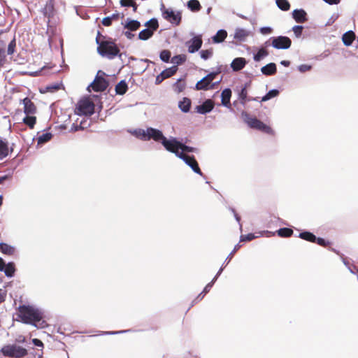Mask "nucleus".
<instances>
[{
	"label": "nucleus",
	"mask_w": 358,
	"mask_h": 358,
	"mask_svg": "<svg viewBox=\"0 0 358 358\" xmlns=\"http://www.w3.org/2000/svg\"><path fill=\"white\" fill-rule=\"evenodd\" d=\"M17 320L36 327L43 328L45 321L43 320L42 312L33 306L22 305L17 308Z\"/></svg>",
	"instance_id": "1"
},
{
	"label": "nucleus",
	"mask_w": 358,
	"mask_h": 358,
	"mask_svg": "<svg viewBox=\"0 0 358 358\" xmlns=\"http://www.w3.org/2000/svg\"><path fill=\"white\" fill-rule=\"evenodd\" d=\"M101 34L98 31L96 38V43L98 44L97 52L102 57H106L109 59H113L118 55H120V50L115 43L111 40L100 41Z\"/></svg>",
	"instance_id": "2"
},
{
	"label": "nucleus",
	"mask_w": 358,
	"mask_h": 358,
	"mask_svg": "<svg viewBox=\"0 0 358 358\" xmlns=\"http://www.w3.org/2000/svg\"><path fill=\"white\" fill-rule=\"evenodd\" d=\"M241 116L250 128L261 131L267 134H273V130L271 127L256 117H251L247 112L243 111Z\"/></svg>",
	"instance_id": "3"
},
{
	"label": "nucleus",
	"mask_w": 358,
	"mask_h": 358,
	"mask_svg": "<svg viewBox=\"0 0 358 358\" xmlns=\"http://www.w3.org/2000/svg\"><path fill=\"white\" fill-rule=\"evenodd\" d=\"M1 353L6 357L22 358L27 355V350L16 345H4L1 350Z\"/></svg>",
	"instance_id": "4"
},
{
	"label": "nucleus",
	"mask_w": 358,
	"mask_h": 358,
	"mask_svg": "<svg viewBox=\"0 0 358 358\" xmlns=\"http://www.w3.org/2000/svg\"><path fill=\"white\" fill-rule=\"evenodd\" d=\"M161 11L163 17L172 24L178 26L182 20V14L180 11L174 12L171 8H166L164 4L162 5Z\"/></svg>",
	"instance_id": "5"
},
{
	"label": "nucleus",
	"mask_w": 358,
	"mask_h": 358,
	"mask_svg": "<svg viewBox=\"0 0 358 358\" xmlns=\"http://www.w3.org/2000/svg\"><path fill=\"white\" fill-rule=\"evenodd\" d=\"M94 103L90 98L81 99L77 105V114L91 115L94 113Z\"/></svg>",
	"instance_id": "6"
},
{
	"label": "nucleus",
	"mask_w": 358,
	"mask_h": 358,
	"mask_svg": "<svg viewBox=\"0 0 358 358\" xmlns=\"http://www.w3.org/2000/svg\"><path fill=\"white\" fill-rule=\"evenodd\" d=\"M138 134L144 140L152 138L155 141H163V139L166 138L161 131L152 127L148 128L146 130H139Z\"/></svg>",
	"instance_id": "7"
},
{
	"label": "nucleus",
	"mask_w": 358,
	"mask_h": 358,
	"mask_svg": "<svg viewBox=\"0 0 358 358\" xmlns=\"http://www.w3.org/2000/svg\"><path fill=\"white\" fill-rule=\"evenodd\" d=\"M162 144L164 145L166 150L174 153L179 158L180 155L183 154V152H180V150H181L182 143L177 141L176 138L168 140L166 138L163 139Z\"/></svg>",
	"instance_id": "8"
},
{
	"label": "nucleus",
	"mask_w": 358,
	"mask_h": 358,
	"mask_svg": "<svg viewBox=\"0 0 358 358\" xmlns=\"http://www.w3.org/2000/svg\"><path fill=\"white\" fill-rule=\"evenodd\" d=\"M217 73L212 72L208 73L206 76L202 78L201 80L197 82L195 88L196 90H207L208 89H213L214 84H211L213 80L215 78Z\"/></svg>",
	"instance_id": "9"
},
{
	"label": "nucleus",
	"mask_w": 358,
	"mask_h": 358,
	"mask_svg": "<svg viewBox=\"0 0 358 358\" xmlns=\"http://www.w3.org/2000/svg\"><path fill=\"white\" fill-rule=\"evenodd\" d=\"M272 46L276 49H287L292 45L291 39L287 36H277L272 38Z\"/></svg>",
	"instance_id": "10"
},
{
	"label": "nucleus",
	"mask_w": 358,
	"mask_h": 358,
	"mask_svg": "<svg viewBox=\"0 0 358 358\" xmlns=\"http://www.w3.org/2000/svg\"><path fill=\"white\" fill-rule=\"evenodd\" d=\"M13 144H10L6 138H0V161L3 160L13 152Z\"/></svg>",
	"instance_id": "11"
},
{
	"label": "nucleus",
	"mask_w": 358,
	"mask_h": 358,
	"mask_svg": "<svg viewBox=\"0 0 358 358\" xmlns=\"http://www.w3.org/2000/svg\"><path fill=\"white\" fill-rule=\"evenodd\" d=\"M180 159H182L196 173L202 175V172L194 156H189L185 153L181 154Z\"/></svg>",
	"instance_id": "12"
},
{
	"label": "nucleus",
	"mask_w": 358,
	"mask_h": 358,
	"mask_svg": "<svg viewBox=\"0 0 358 358\" xmlns=\"http://www.w3.org/2000/svg\"><path fill=\"white\" fill-rule=\"evenodd\" d=\"M91 86L94 92H103L107 89L108 83L104 78L96 76Z\"/></svg>",
	"instance_id": "13"
},
{
	"label": "nucleus",
	"mask_w": 358,
	"mask_h": 358,
	"mask_svg": "<svg viewBox=\"0 0 358 358\" xmlns=\"http://www.w3.org/2000/svg\"><path fill=\"white\" fill-rule=\"evenodd\" d=\"M21 101L24 106L23 111L26 115H35L36 113V106L29 97H25Z\"/></svg>",
	"instance_id": "14"
},
{
	"label": "nucleus",
	"mask_w": 358,
	"mask_h": 358,
	"mask_svg": "<svg viewBox=\"0 0 358 358\" xmlns=\"http://www.w3.org/2000/svg\"><path fill=\"white\" fill-rule=\"evenodd\" d=\"M189 45H188V52L189 53H194L198 51L203 43L201 36H196L191 39L190 41L188 42Z\"/></svg>",
	"instance_id": "15"
},
{
	"label": "nucleus",
	"mask_w": 358,
	"mask_h": 358,
	"mask_svg": "<svg viewBox=\"0 0 358 358\" xmlns=\"http://www.w3.org/2000/svg\"><path fill=\"white\" fill-rule=\"evenodd\" d=\"M214 108V102L211 99L206 100L201 105L197 106L196 111L200 114H206L210 112Z\"/></svg>",
	"instance_id": "16"
},
{
	"label": "nucleus",
	"mask_w": 358,
	"mask_h": 358,
	"mask_svg": "<svg viewBox=\"0 0 358 358\" xmlns=\"http://www.w3.org/2000/svg\"><path fill=\"white\" fill-rule=\"evenodd\" d=\"M306 13L303 9H296L292 12L293 18L298 23H303L307 21Z\"/></svg>",
	"instance_id": "17"
},
{
	"label": "nucleus",
	"mask_w": 358,
	"mask_h": 358,
	"mask_svg": "<svg viewBox=\"0 0 358 358\" xmlns=\"http://www.w3.org/2000/svg\"><path fill=\"white\" fill-rule=\"evenodd\" d=\"M246 64V61L243 57H237L234 59L231 64L232 69L235 71H238L243 69Z\"/></svg>",
	"instance_id": "18"
},
{
	"label": "nucleus",
	"mask_w": 358,
	"mask_h": 358,
	"mask_svg": "<svg viewBox=\"0 0 358 358\" xmlns=\"http://www.w3.org/2000/svg\"><path fill=\"white\" fill-rule=\"evenodd\" d=\"M264 75L273 76L276 73L277 69L275 63H269L261 69Z\"/></svg>",
	"instance_id": "19"
},
{
	"label": "nucleus",
	"mask_w": 358,
	"mask_h": 358,
	"mask_svg": "<svg viewBox=\"0 0 358 358\" xmlns=\"http://www.w3.org/2000/svg\"><path fill=\"white\" fill-rule=\"evenodd\" d=\"M248 36V31L242 28H237L235 31L234 38L238 41H244Z\"/></svg>",
	"instance_id": "20"
},
{
	"label": "nucleus",
	"mask_w": 358,
	"mask_h": 358,
	"mask_svg": "<svg viewBox=\"0 0 358 358\" xmlns=\"http://www.w3.org/2000/svg\"><path fill=\"white\" fill-rule=\"evenodd\" d=\"M355 39V34L352 31H348L342 36V40L345 45L350 46Z\"/></svg>",
	"instance_id": "21"
},
{
	"label": "nucleus",
	"mask_w": 358,
	"mask_h": 358,
	"mask_svg": "<svg viewBox=\"0 0 358 358\" xmlns=\"http://www.w3.org/2000/svg\"><path fill=\"white\" fill-rule=\"evenodd\" d=\"M0 252L4 255L11 256V255H14V253L15 252V249L14 247L10 245H8L7 243H0Z\"/></svg>",
	"instance_id": "22"
},
{
	"label": "nucleus",
	"mask_w": 358,
	"mask_h": 358,
	"mask_svg": "<svg viewBox=\"0 0 358 358\" xmlns=\"http://www.w3.org/2000/svg\"><path fill=\"white\" fill-rule=\"evenodd\" d=\"M231 96V91L230 89H225L222 92V103L225 106H230V98Z\"/></svg>",
	"instance_id": "23"
},
{
	"label": "nucleus",
	"mask_w": 358,
	"mask_h": 358,
	"mask_svg": "<svg viewBox=\"0 0 358 358\" xmlns=\"http://www.w3.org/2000/svg\"><path fill=\"white\" fill-rule=\"evenodd\" d=\"M23 123L30 129H34L36 123V117L35 115H26L22 120Z\"/></svg>",
	"instance_id": "24"
},
{
	"label": "nucleus",
	"mask_w": 358,
	"mask_h": 358,
	"mask_svg": "<svg viewBox=\"0 0 358 358\" xmlns=\"http://www.w3.org/2000/svg\"><path fill=\"white\" fill-rule=\"evenodd\" d=\"M227 36V32L224 29L219 30L213 37V41L215 43H222Z\"/></svg>",
	"instance_id": "25"
},
{
	"label": "nucleus",
	"mask_w": 358,
	"mask_h": 358,
	"mask_svg": "<svg viewBox=\"0 0 358 358\" xmlns=\"http://www.w3.org/2000/svg\"><path fill=\"white\" fill-rule=\"evenodd\" d=\"M128 90V86L124 80L119 82L115 86L116 94L120 95L124 94Z\"/></svg>",
	"instance_id": "26"
},
{
	"label": "nucleus",
	"mask_w": 358,
	"mask_h": 358,
	"mask_svg": "<svg viewBox=\"0 0 358 358\" xmlns=\"http://www.w3.org/2000/svg\"><path fill=\"white\" fill-rule=\"evenodd\" d=\"M141 27L140 22L134 20H129L124 25V28L131 31L138 30Z\"/></svg>",
	"instance_id": "27"
},
{
	"label": "nucleus",
	"mask_w": 358,
	"mask_h": 358,
	"mask_svg": "<svg viewBox=\"0 0 358 358\" xmlns=\"http://www.w3.org/2000/svg\"><path fill=\"white\" fill-rule=\"evenodd\" d=\"M178 106L182 112L187 113L190 109L191 100L185 97L179 102Z\"/></svg>",
	"instance_id": "28"
},
{
	"label": "nucleus",
	"mask_w": 358,
	"mask_h": 358,
	"mask_svg": "<svg viewBox=\"0 0 358 358\" xmlns=\"http://www.w3.org/2000/svg\"><path fill=\"white\" fill-rule=\"evenodd\" d=\"M299 237L301 239H303L306 241L311 243H315V240H316V236L310 231L301 232L299 235Z\"/></svg>",
	"instance_id": "29"
},
{
	"label": "nucleus",
	"mask_w": 358,
	"mask_h": 358,
	"mask_svg": "<svg viewBox=\"0 0 358 358\" xmlns=\"http://www.w3.org/2000/svg\"><path fill=\"white\" fill-rule=\"evenodd\" d=\"M3 271L7 277L13 276L15 272V264L13 262H9L8 264H5V267Z\"/></svg>",
	"instance_id": "30"
},
{
	"label": "nucleus",
	"mask_w": 358,
	"mask_h": 358,
	"mask_svg": "<svg viewBox=\"0 0 358 358\" xmlns=\"http://www.w3.org/2000/svg\"><path fill=\"white\" fill-rule=\"evenodd\" d=\"M187 7L192 12H198L201 9V6L198 0H189L187 2Z\"/></svg>",
	"instance_id": "31"
},
{
	"label": "nucleus",
	"mask_w": 358,
	"mask_h": 358,
	"mask_svg": "<svg viewBox=\"0 0 358 358\" xmlns=\"http://www.w3.org/2000/svg\"><path fill=\"white\" fill-rule=\"evenodd\" d=\"M294 231L290 228H281L277 231V234L280 237L289 238L293 235Z\"/></svg>",
	"instance_id": "32"
},
{
	"label": "nucleus",
	"mask_w": 358,
	"mask_h": 358,
	"mask_svg": "<svg viewBox=\"0 0 358 358\" xmlns=\"http://www.w3.org/2000/svg\"><path fill=\"white\" fill-rule=\"evenodd\" d=\"M153 35V31L150 29H145L139 32L138 38L141 40H148Z\"/></svg>",
	"instance_id": "33"
},
{
	"label": "nucleus",
	"mask_w": 358,
	"mask_h": 358,
	"mask_svg": "<svg viewBox=\"0 0 358 358\" xmlns=\"http://www.w3.org/2000/svg\"><path fill=\"white\" fill-rule=\"evenodd\" d=\"M178 70V67L176 66H173L172 67L168 68L165 70H164L162 72V74L163 75L164 78H168L173 76Z\"/></svg>",
	"instance_id": "34"
},
{
	"label": "nucleus",
	"mask_w": 358,
	"mask_h": 358,
	"mask_svg": "<svg viewBox=\"0 0 358 358\" xmlns=\"http://www.w3.org/2000/svg\"><path fill=\"white\" fill-rule=\"evenodd\" d=\"M278 7L284 11H287L290 8V4L287 0H276Z\"/></svg>",
	"instance_id": "35"
},
{
	"label": "nucleus",
	"mask_w": 358,
	"mask_h": 358,
	"mask_svg": "<svg viewBox=\"0 0 358 358\" xmlns=\"http://www.w3.org/2000/svg\"><path fill=\"white\" fill-rule=\"evenodd\" d=\"M145 26L152 31H156L159 28V23L156 18H152L145 23Z\"/></svg>",
	"instance_id": "36"
},
{
	"label": "nucleus",
	"mask_w": 358,
	"mask_h": 358,
	"mask_svg": "<svg viewBox=\"0 0 358 358\" xmlns=\"http://www.w3.org/2000/svg\"><path fill=\"white\" fill-rule=\"evenodd\" d=\"M268 55V51L265 48H261L259 50V51L257 52V54L254 56V59L256 62L260 61L262 59Z\"/></svg>",
	"instance_id": "37"
},
{
	"label": "nucleus",
	"mask_w": 358,
	"mask_h": 358,
	"mask_svg": "<svg viewBox=\"0 0 358 358\" xmlns=\"http://www.w3.org/2000/svg\"><path fill=\"white\" fill-rule=\"evenodd\" d=\"M52 137V134L45 133L38 137V144H43L49 141Z\"/></svg>",
	"instance_id": "38"
},
{
	"label": "nucleus",
	"mask_w": 358,
	"mask_h": 358,
	"mask_svg": "<svg viewBox=\"0 0 358 358\" xmlns=\"http://www.w3.org/2000/svg\"><path fill=\"white\" fill-rule=\"evenodd\" d=\"M279 94L278 90H270L265 96L262 99V101H266L272 98L277 96Z\"/></svg>",
	"instance_id": "39"
},
{
	"label": "nucleus",
	"mask_w": 358,
	"mask_h": 358,
	"mask_svg": "<svg viewBox=\"0 0 358 358\" xmlns=\"http://www.w3.org/2000/svg\"><path fill=\"white\" fill-rule=\"evenodd\" d=\"M185 60L186 56L185 55H178L172 57L171 62L176 65H180L185 62Z\"/></svg>",
	"instance_id": "40"
},
{
	"label": "nucleus",
	"mask_w": 358,
	"mask_h": 358,
	"mask_svg": "<svg viewBox=\"0 0 358 358\" xmlns=\"http://www.w3.org/2000/svg\"><path fill=\"white\" fill-rule=\"evenodd\" d=\"M217 280V276L214 278V279L209 283L206 285V286L204 287L203 292L199 294L197 298H201V299L203 297V296L208 293L210 288L212 287L213 285L214 284L215 281Z\"/></svg>",
	"instance_id": "41"
},
{
	"label": "nucleus",
	"mask_w": 358,
	"mask_h": 358,
	"mask_svg": "<svg viewBox=\"0 0 358 358\" xmlns=\"http://www.w3.org/2000/svg\"><path fill=\"white\" fill-rule=\"evenodd\" d=\"M160 59L164 62H169L171 58V52L168 50H164L160 52Z\"/></svg>",
	"instance_id": "42"
},
{
	"label": "nucleus",
	"mask_w": 358,
	"mask_h": 358,
	"mask_svg": "<svg viewBox=\"0 0 358 358\" xmlns=\"http://www.w3.org/2000/svg\"><path fill=\"white\" fill-rule=\"evenodd\" d=\"M213 49L203 50L200 52L201 57L205 60L209 59L213 56Z\"/></svg>",
	"instance_id": "43"
},
{
	"label": "nucleus",
	"mask_w": 358,
	"mask_h": 358,
	"mask_svg": "<svg viewBox=\"0 0 358 358\" xmlns=\"http://www.w3.org/2000/svg\"><path fill=\"white\" fill-rule=\"evenodd\" d=\"M16 47V41L15 38H13L8 44L7 53L8 55H13L15 52Z\"/></svg>",
	"instance_id": "44"
},
{
	"label": "nucleus",
	"mask_w": 358,
	"mask_h": 358,
	"mask_svg": "<svg viewBox=\"0 0 358 358\" xmlns=\"http://www.w3.org/2000/svg\"><path fill=\"white\" fill-rule=\"evenodd\" d=\"M181 150H182L181 152H183V153L194 152H196L197 150V149L196 148L190 147V146H188V145H186L182 143Z\"/></svg>",
	"instance_id": "45"
},
{
	"label": "nucleus",
	"mask_w": 358,
	"mask_h": 358,
	"mask_svg": "<svg viewBox=\"0 0 358 358\" xmlns=\"http://www.w3.org/2000/svg\"><path fill=\"white\" fill-rule=\"evenodd\" d=\"M247 96H248V92H247V90H246V87H244L240 94H239V98L241 99V102L243 103H245V101H246V99H247Z\"/></svg>",
	"instance_id": "46"
},
{
	"label": "nucleus",
	"mask_w": 358,
	"mask_h": 358,
	"mask_svg": "<svg viewBox=\"0 0 358 358\" xmlns=\"http://www.w3.org/2000/svg\"><path fill=\"white\" fill-rule=\"evenodd\" d=\"M315 243H317L319 245L322 246V247H327L329 245V242L325 241L322 238H317L316 237V240H315Z\"/></svg>",
	"instance_id": "47"
},
{
	"label": "nucleus",
	"mask_w": 358,
	"mask_h": 358,
	"mask_svg": "<svg viewBox=\"0 0 358 358\" xmlns=\"http://www.w3.org/2000/svg\"><path fill=\"white\" fill-rule=\"evenodd\" d=\"M303 27L300 25H296L293 27V31L295 34V35L299 37L301 35L302 31H303Z\"/></svg>",
	"instance_id": "48"
},
{
	"label": "nucleus",
	"mask_w": 358,
	"mask_h": 358,
	"mask_svg": "<svg viewBox=\"0 0 358 358\" xmlns=\"http://www.w3.org/2000/svg\"><path fill=\"white\" fill-rule=\"evenodd\" d=\"M120 4L124 7H131L134 6V1L133 0H120Z\"/></svg>",
	"instance_id": "49"
},
{
	"label": "nucleus",
	"mask_w": 358,
	"mask_h": 358,
	"mask_svg": "<svg viewBox=\"0 0 358 358\" xmlns=\"http://www.w3.org/2000/svg\"><path fill=\"white\" fill-rule=\"evenodd\" d=\"M255 238L253 234H248L245 236H241V241H250Z\"/></svg>",
	"instance_id": "50"
},
{
	"label": "nucleus",
	"mask_w": 358,
	"mask_h": 358,
	"mask_svg": "<svg viewBox=\"0 0 358 358\" xmlns=\"http://www.w3.org/2000/svg\"><path fill=\"white\" fill-rule=\"evenodd\" d=\"M102 24L105 27H109L112 24L113 21L111 20L110 17H106L102 20Z\"/></svg>",
	"instance_id": "51"
},
{
	"label": "nucleus",
	"mask_w": 358,
	"mask_h": 358,
	"mask_svg": "<svg viewBox=\"0 0 358 358\" xmlns=\"http://www.w3.org/2000/svg\"><path fill=\"white\" fill-rule=\"evenodd\" d=\"M46 89L48 92H52L58 90L59 89V85H51L47 86Z\"/></svg>",
	"instance_id": "52"
},
{
	"label": "nucleus",
	"mask_w": 358,
	"mask_h": 358,
	"mask_svg": "<svg viewBox=\"0 0 358 358\" xmlns=\"http://www.w3.org/2000/svg\"><path fill=\"white\" fill-rule=\"evenodd\" d=\"M311 69L310 66L306 65V64H302L299 66V70L301 72H306L307 71H309Z\"/></svg>",
	"instance_id": "53"
},
{
	"label": "nucleus",
	"mask_w": 358,
	"mask_h": 358,
	"mask_svg": "<svg viewBox=\"0 0 358 358\" xmlns=\"http://www.w3.org/2000/svg\"><path fill=\"white\" fill-rule=\"evenodd\" d=\"M32 343H34V345H36L37 347L43 348V342L41 340L38 339V338H34L32 340Z\"/></svg>",
	"instance_id": "54"
},
{
	"label": "nucleus",
	"mask_w": 358,
	"mask_h": 358,
	"mask_svg": "<svg viewBox=\"0 0 358 358\" xmlns=\"http://www.w3.org/2000/svg\"><path fill=\"white\" fill-rule=\"evenodd\" d=\"M165 78H164L162 73L156 77L155 84H160Z\"/></svg>",
	"instance_id": "55"
},
{
	"label": "nucleus",
	"mask_w": 358,
	"mask_h": 358,
	"mask_svg": "<svg viewBox=\"0 0 358 358\" xmlns=\"http://www.w3.org/2000/svg\"><path fill=\"white\" fill-rule=\"evenodd\" d=\"M6 296V292L0 289V303H3L5 301Z\"/></svg>",
	"instance_id": "56"
},
{
	"label": "nucleus",
	"mask_w": 358,
	"mask_h": 358,
	"mask_svg": "<svg viewBox=\"0 0 358 358\" xmlns=\"http://www.w3.org/2000/svg\"><path fill=\"white\" fill-rule=\"evenodd\" d=\"M109 17H110L112 21H113V20L117 21L120 18V13H113L111 16H109Z\"/></svg>",
	"instance_id": "57"
},
{
	"label": "nucleus",
	"mask_w": 358,
	"mask_h": 358,
	"mask_svg": "<svg viewBox=\"0 0 358 358\" xmlns=\"http://www.w3.org/2000/svg\"><path fill=\"white\" fill-rule=\"evenodd\" d=\"M261 32L264 34H269L271 32V29L270 27H263L261 29Z\"/></svg>",
	"instance_id": "58"
},
{
	"label": "nucleus",
	"mask_w": 358,
	"mask_h": 358,
	"mask_svg": "<svg viewBox=\"0 0 358 358\" xmlns=\"http://www.w3.org/2000/svg\"><path fill=\"white\" fill-rule=\"evenodd\" d=\"M6 43L3 40L0 39V52H5Z\"/></svg>",
	"instance_id": "59"
},
{
	"label": "nucleus",
	"mask_w": 358,
	"mask_h": 358,
	"mask_svg": "<svg viewBox=\"0 0 358 358\" xmlns=\"http://www.w3.org/2000/svg\"><path fill=\"white\" fill-rule=\"evenodd\" d=\"M323 1L330 5L338 4L340 3V0H323Z\"/></svg>",
	"instance_id": "60"
},
{
	"label": "nucleus",
	"mask_w": 358,
	"mask_h": 358,
	"mask_svg": "<svg viewBox=\"0 0 358 358\" xmlns=\"http://www.w3.org/2000/svg\"><path fill=\"white\" fill-rule=\"evenodd\" d=\"M124 36H125L127 38H129V39H131V38L134 36V34H131V31H125V32H124Z\"/></svg>",
	"instance_id": "61"
},
{
	"label": "nucleus",
	"mask_w": 358,
	"mask_h": 358,
	"mask_svg": "<svg viewBox=\"0 0 358 358\" xmlns=\"http://www.w3.org/2000/svg\"><path fill=\"white\" fill-rule=\"evenodd\" d=\"M5 264L6 263L3 261V259L1 257H0V271H3L5 267Z\"/></svg>",
	"instance_id": "62"
},
{
	"label": "nucleus",
	"mask_w": 358,
	"mask_h": 358,
	"mask_svg": "<svg viewBox=\"0 0 358 358\" xmlns=\"http://www.w3.org/2000/svg\"><path fill=\"white\" fill-rule=\"evenodd\" d=\"M45 9V10L49 9L50 10L53 9V5H52V1H50L49 3H46Z\"/></svg>",
	"instance_id": "63"
},
{
	"label": "nucleus",
	"mask_w": 358,
	"mask_h": 358,
	"mask_svg": "<svg viewBox=\"0 0 358 358\" xmlns=\"http://www.w3.org/2000/svg\"><path fill=\"white\" fill-rule=\"evenodd\" d=\"M4 58H5L4 52H0V67L3 65Z\"/></svg>",
	"instance_id": "64"
}]
</instances>
